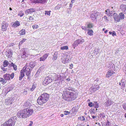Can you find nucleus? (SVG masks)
Here are the masks:
<instances>
[{
    "mask_svg": "<svg viewBox=\"0 0 126 126\" xmlns=\"http://www.w3.org/2000/svg\"><path fill=\"white\" fill-rule=\"evenodd\" d=\"M33 113V109L30 107H28L18 111L17 113V115L19 118L25 119L29 117Z\"/></svg>",
    "mask_w": 126,
    "mask_h": 126,
    "instance_id": "obj_1",
    "label": "nucleus"
},
{
    "mask_svg": "<svg viewBox=\"0 0 126 126\" xmlns=\"http://www.w3.org/2000/svg\"><path fill=\"white\" fill-rule=\"evenodd\" d=\"M78 93L77 92H70L66 90L63 95V98L65 101L71 102L75 100L77 97Z\"/></svg>",
    "mask_w": 126,
    "mask_h": 126,
    "instance_id": "obj_2",
    "label": "nucleus"
},
{
    "mask_svg": "<svg viewBox=\"0 0 126 126\" xmlns=\"http://www.w3.org/2000/svg\"><path fill=\"white\" fill-rule=\"evenodd\" d=\"M49 95L46 93L42 94L37 99L38 103L39 105H42L46 102L48 100Z\"/></svg>",
    "mask_w": 126,
    "mask_h": 126,
    "instance_id": "obj_3",
    "label": "nucleus"
},
{
    "mask_svg": "<svg viewBox=\"0 0 126 126\" xmlns=\"http://www.w3.org/2000/svg\"><path fill=\"white\" fill-rule=\"evenodd\" d=\"M16 122L14 120L13 118H11L7 121H6L3 124L4 126H14Z\"/></svg>",
    "mask_w": 126,
    "mask_h": 126,
    "instance_id": "obj_4",
    "label": "nucleus"
},
{
    "mask_svg": "<svg viewBox=\"0 0 126 126\" xmlns=\"http://www.w3.org/2000/svg\"><path fill=\"white\" fill-rule=\"evenodd\" d=\"M23 70H24V72L25 73L26 75L28 77L27 79H29L30 78V75L31 74V70L30 68L26 67H24L22 69Z\"/></svg>",
    "mask_w": 126,
    "mask_h": 126,
    "instance_id": "obj_5",
    "label": "nucleus"
},
{
    "mask_svg": "<svg viewBox=\"0 0 126 126\" xmlns=\"http://www.w3.org/2000/svg\"><path fill=\"white\" fill-rule=\"evenodd\" d=\"M52 79L50 77H47L45 78L42 83L44 86L47 85L52 82Z\"/></svg>",
    "mask_w": 126,
    "mask_h": 126,
    "instance_id": "obj_6",
    "label": "nucleus"
},
{
    "mask_svg": "<svg viewBox=\"0 0 126 126\" xmlns=\"http://www.w3.org/2000/svg\"><path fill=\"white\" fill-rule=\"evenodd\" d=\"M84 40L82 38L80 39H78L75 41L73 44L74 46L76 47L79 44H81L84 42Z\"/></svg>",
    "mask_w": 126,
    "mask_h": 126,
    "instance_id": "obj_7",
    "label": "nucleus"
},
{
    "mask_svg": "<svg viewBox=\"0 0 126 126\" xmlns=\"http://www.w3.org/2000/svg\"><path fill=\"white\" fill-rule=\"evenodd\" d=\"M8 24L5 21H3L1 24V30L4 32L6 31L7 30V27L8 26Z\"/></svg>",
    "mask_w": 126,
    "mask_h": 126,
    "instance_id": "obj_8",
    "label": "nucleus"
},
{
    "mask_svg": "<svg viewBox=\"0 0 126 126\" xmlns=\"http://www.w3.org/2000/svg\"><path fill=\"white\" fill-rule=\"evenodd\" d=\"M99 13L95 12H92L91 15V17L92 20H94L96 19L99 16Z\"/></svg>",
    "mask_w": 126,
    "mask_h": 126,
    "instance_id": "obj_9",
    "label": "nucleus"
},
{
    "mask_svg": "<svg viewBox=\"0 0 126 126\" xmlns=\"http://www.w3.org/2000/svg\"><path fill=\"white\" fill-rule=\"evenodd\" d=\"M13 101V99L12 98L8 97L5 99V103L6 105H11Z\"/></svg>",
    "mask_w": 126,
    "mask_h": 126,
    "instance_id": "obj_10",
    "label": "nucleus"
},
{
    "mask_svg": "<svg viewBox=\"0 0 126 126\" xmlns=\"http://www.w3.org/2000/svg\"><path fill=\"white\" fill-rule=\"evenodd\" d=\"M112 16H113V18L115 21H116L117 22H119L120 21V19L119 16L118 15H117V14L115 13H114L112 15Z\"/></svg>",
    "mask_w": 126,
    "mask_h": 126,
    "instance_id": "obj_11",
    "label": "nucleus"
},
{
    "mask_svg": "<svg viewBox=\"0 0 126 126\" xmlns=\"http://www.w3.org/2000/svg\"><path fill=\"white\" fill-rule=\"evenodd\" d=\"M35 11V9L32 8L26 10L25 11V13L26 14H31L32 13Z\"/></svg>",
    "mask_w": 126,
    "mask_h": 126,
    "instance_id": "obj_12",
    "label": "nucleus"
},
{
    "mask_svg": "<svg viewBox=\"0 0 126 126\" xmlns=\"http://www.w3.org/2000/svg\"><path fill=\"white\" fill-rule=\"evenodd\" d=\"M49 55V53L45 54L42 57L40 58V61H45L48 56Z\"/></svg>",
    "mask_w": 126,
    "mask_h": 126,
    "instance_id": "obj_13",
    "label": "nucleus"
},
{
    "mask_svg": "<svg viewBox=\"0 0 126 126\" xmlns=\"http://www.w3.org/2000/svg\"><path fill=\"white\" fill-rule=\"evenodd\" d=\"M6 56L8 58H10L12 57L13 54V53L11 49H9L8 51H7L5 54Z\"/></svg>",
    "mask_w": 126,
    "mask_h": 126,
    "instance_id": "obj_14",
    "label": "nucleus"
},
{
    "mask_svg": "<svg viewBox=\"0 0 126 126\" xmlns=\"http://www.w3.org/2000/svg\"><path fill=\"white\" fill-rule=\"evenodd\" d=\"M24 72V70H23V69L21 70L20 75L19 77V80H21L25 76Z\"/></svg>",
    "mask_w": 126,
    "mask_h": 126,
    "instance_id": "obj_15",
    "label": "nucleus"
},
{
    "mask_svg": "<svg viewBox=\"0 0 126 126\" xmlns=\"http://www.w3.org/2000/svg\"><path fill=\"white\" fill-rule=\"evenodd\" d=\"M99 88V86L98 85H95L94 86H92L91 88V89L93 90V92H94L98 90Z\"/></svg>",
    "mask_w": 126,
    "mask_h": 126,
    "instance_id": "obj_16",
    "label": "nucleus"
},
{
    "mask_svg": "<svg viewBox=\"0 0 126 126\" xmlns=\"http://www.w3.org/2000/svg\"><path fill=\"white\" fill-rule=\"evenodd\" d=\"M20 25V23L19 22L16 20L15 22L13 23L12 26L14 28H16L19 26Z\"/></svg>",
    "mask_w": 126,
    "mask_h": 126,
    "instance_id": "obj_17",
    "label": "nucleus"
},
{
    "mask_svg": "<svg viewBox=\"0 0 126 126\" xmlns=\"http://www.w3.org/2000/svg\"><path fill=\"white\" fill-rule=\"evenodd\" d=\"M115 72H113L112 71H109L108 72L106 75V77L107 78H109Z\"/></svg>",
    "mask_w": 126,
    "mask_h": 126,
    "instance_id": "obj_18",
    "label": "nucleus"
},
{
    "mask_svg": "<svg viewBox=\"0 0 126 126\" xmlns=\"http://www.w3.org/2000/svg\"><path fill=\"white\" fill-rule=\"evenodd\" d=\"M120 8L124 12H125L126 11V5L122 4L120 6Z\"/></svg>",
    "mask_w": 126,
    "mask_h": 126,
    "instance_id": "obj_19",
    "label": "nucleus"
},
{
    "mask_svg": "<svg viewBox=\"0 0 126 126\" xmlns=\"http://www.w3.org/2000/svg\"><path fill=\"white\" fill-rule=\"evenodd\" d=\"M3 78L5 79L9 80L10 79L9 74H6L3 76Z\"/></svg>",
    "mask_w": 126,
    "mask_h": 126,
    "instance_id": "obj_20",
    "label": "nucleus"
},
{
    "mask_svg": "<svg viewBox=\"0 0 126 126\" xmlns=\"http://www.w3.org/2000/svg\"><path fill=\"white\" fill-rule=\"evenodd\" d=\"M106 14L108 15L109 16H112L113 13L111 12L109 9H107L105 11Z\"/></svg>",
    "mask_w": 126,
    "mask_h": 126,
    "instance_id": "obj_21",
    "label": "nucleus"
},
{
    "mask_svg": "<svg viewBox=\"0 0 126 126\" xmlns=\"http://www.w3.org/2000/svg\"><path fill=\"white\" fill-rule=\"evenodd\" d=\"M58 79V75L54 74L52 76V80L56 81Z\"/></svg>",
    "mask_w": 126,
    "mask_h": 126,
    "instance_id": "obj_22",
    "label": "nucleus"
},
{
    "mask_svg": "<svg viewBox=\"0 0 126 126\" xmlns=\"http://www.w3.org/2000/svg\"><path fill=\"white\" fill-rule=\"evenodd\" d=\"M26 33L25 30L24 29H23L21 30L19 32V33L20 35H25Z\"/></svg>",
    "mask_w": 126,
    "mask_h": 126,
    "instance_id": "obj_23",
    "label": "nucleus"
},
{
    "mask_svg": "<svg viewBox=\"0 0 126 126\" xmlns=\"http://www.w3.org/2000/svg\"><path fill=\"white\" fill-rule=\"evenodd\" d=\"M93 31L92 30H88L87 34L88 35L91 36L93 35Z\"/></svg>",
    "mask_w": 126,
    "mask_h": 126,
    "instance_id": "obj_24",
    "label": "nucleus"
},
{
    "mask_svg": "<svg viewBox=\"0 0 126 126\" xmlns=\"http://www.w3.org/2000/svg\"><path fill=\"white\" fill-rule=\"evenodd\" d=\"M0 82L2 84L4 85L6 82L7 81L3 78H0Z\"/></svg>",
    "mask_w": 126,
    "mask_h": 126,
    "instance_id": "obj_25",
    "label": "nucleus"
},
{
    "mask_svg": "<svg viewBox=\"0 0 126 126\" xmlns=\"http://www.w3.org/2000/svg\"><path fill=\"white\" fill-rule=\"evenodd\" d=\"M119 18L120 19H124L125 18V16L124 14L121 13L119 14Z\"/></svg>",
    "mask_w": 126,
    "mask_h": 126,
    "instance_id": "obj_26",
    "label": "nucleus"
},
{
    "mask_svg": "<svg viewBox=\"0 0 126 126\" xmlns=\"http://www.w3.org/2000/svg\"><path fill=\"white\" fill-rule=\"evenodd\" d=\"M93 106L95 108H97L99 107L98 104L96 102H95L93 103Z\"/></svg>",
    "mask_w": 126,
    "mask_h": 126,
    "instance_id": "obj_27",
    "label": "nucleus"
},
{
    "mask_svg": "<svg viewBox=\"0 0 126 126\" xmlns=\"http://www.w3.org/2000/svg\"><path fill=\"white\" fill-rule=\"evenodd\" d=\"M68 47L67 46H65L62 47H61V49L62 50H68Z\"/></svg>",
    "mask_w": 126,
    "mask_h": 126,
    "instance_id": "obj_28",
    "label": "nucleus"
},
{
    "mask_svg": "<svg viewBox=\"0 0 126 126\" xmlns=\"http://www.w3.org/2000/svg\"><path fill=\"white\" fill-rule=\"evenodd\" d=\"M8 62L7 60H5L3 63V65L4 67H6L8 64Z\"/></svg>",
    "mask_w": 126,
    "mask_h": 126,
    "instance_id": "obj_29",
    "label": "nucleus"
},
{
    "mask_svg": "<svg viewBox=\"0 0 126 126\" xmlns=\"http://www.w3.org/2000/svg\"><path fill=\"white\" fill-rule=\"evenodd\" d=\"M29 66L31 67L32 68L35 66V64L33 62H32L30 63Z\"/></svg>",
    "mask_w": 126,
    "mask_h": 126,
    "instance_id": "obj_30",
    "label": "nucleus"
},
{
    "mask_svg": "<svg viewBox=\"0 0 126 126\" xmlns=\"http://www.w3.org/2000/svg\"><path fill=\"white\" fill-rule=\"evenodd\" d=\"M11 66H12L13 67L14 70H15V71H16L17 69V66L15 64H14L13 63H11Z\"/></svg>",
    "mask_w": 126,
    "mask_h": 126,
    "instance_id": "obj_31",
    "label": "nucleus"
},
{
    "mask_svg": "<svg viewBox=\"0 0 126 126\" xmlns=\"http://www.w3.org/2000/svg\"><path fill=\"white\" fill-rule=\"evenodd\" d=\"M30 102L29 101H27L24 104V106L26 107H28L30 105Z\"/></svg>",
    "mask_w": 126,
    "mask_h": 126,
    "instance_id": "obj_32",
    "label": "nucleus"
},
{
    "mask_svg": "<svg viewBox=\"0 0 126 126\" xmlns=\"http://www.w3.org/2000/svg\"><path fill=\"white\" fill-rule=\"evenodd\" d=\"M53 57L52 58V60L53 61H54L57 60V57L58 56L57 55L55 54L54 55Z\"/></svg>",
    "mask_w": 126,
    "mask_h": 126,
    "instance_id": "obj_33",
    "label": "nucleus"
},
{
    "mask_svg": "<svg viewBox=\"0 0 126 126\" xmlns=\"http://www.w3.org/2000/svg\"><path fill=\"white\" fill-rule=\"evenodd\" d=\"M51 12V11H45V15H47L48 16H50V12Z\"/></svg>",
    "mask_w": 126,
    "mask_h": 126,
    "instance_id": "obj_34",
    "label": "nucleus"
},
{
    "mask_svg": "<svg viewBox=\"0 0 126 126\" xmlns=\"http://www.w3.org/2000/svg\"><path fill=\"white\" fill-rule=\"evenodd\" d=\"M111 103V101H107V102H106L104 104H105V105H106V106H108L110 105Z\"/></svg>",
    "mask_w": 126,
    "mask_h": 126,
    "instance_id": "obj_35",
    "label": "nucleus"
},
{
    "mask_svg": "<svg viewBox=\"0 0 126 126\" xmlns=\"http://www.w3.org/2000/svg\"><path fill=\"white\" fill-rule=\"evenodd\" d=\"M47 0H39V3L44 4L46 2Z\"/></svg>",
    "mask_w": 126,
    "mask_h": 126,
    "instance_id": "obj_36",
    "label": "nucleus"
},
{
    "mask_svg": "<svg viewBox=\"0 0 126 126\" xmlns=\"http://www.w3.org/2000/svg\"><path fill=\"white\" fill-rule=\"evenodd\" d=\"M39 0H32V3H39Z\"/></svg>",
    "mask_w": 126,
    "mask_h": 126,
    "instance_id": "obj_37",
    "label": "nucleus"
},
{
    "mask_svg": "<svg viewBox=\"0 0 126 126\" xmlns=\"http://www.w3.org/2000/svg\"><path fill=\"white\" fill-rule=\"evenodd\" d=\"M121 82L122 83V86L123 87H124L125 86V84L124 82V79L123 78L121 80Z\"/></svg>",
    "mask_w": 126,
    "mask_h": 126,
    "instance_id": "obj_38",
    "label": "nucleus"
},
{
    "mask_svg": "<svg viewBox=\"0 0 126 126\" xmlns=\"http://www.w3.org/2000/svg\"><path fill=\"white\" fill-rule=\"evenodd\" d=\"M24 15L22 11H20L19 13L18 16H19L20 17H21L23 16Z\"/></svg>",
    "mask_w": 126,
    "mask_h": 126,
    "instance_id": "obj_39",
    "label": "nucleus"
},
{
    "mask_svg": "<svg viewBox=\"0 0 126 126\" xmlns=\"http://www.w3.org/2000/svg\"><path fill=\"white\" fill-rule=\"evenodd\" d=\"M78 119H79L81 121H83L85 120V118L83 116H80L78 118Z\"/></svg>",
    "mask_w": 126,
    "mask_h": 126,
    "instance_id": "obj_40",
    "label": "nucleus"
},
{
    "mask_svg": "<svg viewBox=\"0 0 126 126\" xmlns=\"http://www.w3.org/2000/svg\"><path fill=\"white\" fill-rule=\"evenodd\" d=\"M93 26V24L92 23H89L87 25V27L89 28H92Z\"/></svg>",
    "mask_w": 126,
    "mask_h": 126,
    "instance_id": "obj_41",
    "label": "nucleus"
},
{
    "mask_svg": "<svg viewBox=\"0 0 126 126\" xmlns=\"http://www.w3.org/2000/svg\"><path fill=\"white\" fill-rule=\"evenodd\" d=\"M64 114L65 115H67L70 113V112L66 110L64 111Z\"/></svg>",
    "mask_w": 126,
    "mask_h": 126,
    "instance_id": "obj_42",
    "label": "nucleus"
},
{
    "mask_svg": "<svg viewBox=\"0 0 126 126\" xmlns=\"http://www.w3.org/2000/svg\"><path fill=\"white\" fill-rule=\"evenodd\" d=\"M27 40L26 39H23L22 40H21L19 43L20 44H22L24 42H25L26 40Z\"/></svg>",
    "mask_w": 126,
    "mask_h": 126,
    "instance_id": "obj_43",
    "label": "nucleus"
},
{
    "mask_svg": "<svg viewBox=\"0 0 126 126\" xmlns=\"http://www.w3.org/2000/svg\"><path fill=\"white\" fill-rule=\"evenodd\" d=\"M110 9H111L110 11H111V12L112 13L113 12H114L115 11H114V10L115 9V7H112L110 8Z\"/></svg>",
    "mask_w": 126,
    "mask_h": 126,
    "instance_id": "obj_44",
    "label": "nucleus"
},
{
    "mask_svg": "<svg viewBox=\"0 0 126 126\" xmlns=\"http://www.w3.org/2000/svg\"><path fill=\"white\" fill-rule=\"evenodd\" d=\"M38 26L37 25H34L32 26V27L33 29H37L38 28Z\"/></svg>",
    "mask_w": 126,
    "mask_h": 126,
    "instance_id": "obj_45",
    "label": "nucleus"
},
{
    "mask_svg": "<svg viewBox=\"0 0 126 126\" xmlns=\"http://www.w3.org/2000/svg\"><path fill=\"white\" fill-rule=\"evenodd\" d=\"M123 107L124 110H126V104H123L122 105Z\"/></svg>",
    "mask_w": 126,
    "mask_h": 126,
    "instance_id": "obj_46",
    "label": "nucleus"
},
{
    "mask_svg": "<svg viewBox=\"0 0 126 126\" xmlns=\"http://www.w3.org/2000/svg\"><path fill=\"white\" fill-rule=\"evenodd\" d=\"M88 105L90 107H92L93 106V103L91 102H90L88 103Z\"/></svg>",
    "mask_w": 126,
    "mask_h": 126,
    "instance_id": "obj_47",
    "label": "nucleus"
},
{
    "mask_svg": "<svg viewBox=\"0 0 126 126\" xmlns=\"http://www.w3.org/2000/svg\"><path fill=\"white\" fill-rule=\"evenodd\" d=\"M29 21H32L34 20V18L30 16L29 17Z\"/></svg>",
    "mask_w": 126,
    "mask_h": 126,
    "instance_id": "obj_48",
    "label": "nucleus"
},
{
    "mask_svg": "<svg viewBox=\"0 0 126 126\" xmlns=\"http://www.w3.org/2000/svg\"><path fill=\"white\" fill-rule=\"evenodd\" d=\"M14 73H12L10 75V77L12 79H13L14 77Z\"/></svg>",
    "mask_w": 126,
    "mask_h": 126,
    "instance_id": "obj_49",
    "label": "nucleus"
},
{
    "mask_svg": "<svg viewBox=\"0 0 126 126\" xmlns=\"http://www.w3.org/2000/svg\"><path fill=\"white\" fill-rule=\"evenodd\" d=\"M82 29L84 30H87V28L86 26H82L81 27Z\"/></svg>",
    "mask_w": 126,
    "mask_h": 126,
    "instance_id": "obj_50",
    "label": "nucleus"
},
{
    "mask_svg": "<svg viewBox=\"0 0 126 126\" xmlns=\"http://www.w3.org/2000/svg\"><path fill=\"white\" fill-rule=\"evenodd\" d=\"M1 69L4 71H7V68H5L4 67H1Z\"/></svg>",
    "mask_w": 126,
    "mask_h": 126,
    "instance_id": "obj_51",
    "label": "nucleus"
},
{
    "mask_svg": "<svg viewBox=\"0 0 126 126\" xmlns=\"http://www.w3.org/2000/svg\"><path fill=\"white\" fill-rule=\"evenodd\" d=\"M30 124H29V125L27 126H32V125L33 124V123L32 121H31L30 122Z\"/></svg>",
    "mask_w": 126,
    "mask_h": 126,
    "instance_id": "obj_52",
    "label": "nucleus"
},
{
    "mask_svg": "<svg viewBox=\"0 0 126 126\" xmlns=\"http://www.w3.org/2000/svg\"><path fill=\"white\" fill-rule=\"evenodd\" d=\"M73 64L72 63L70 65L69 68L72 69L73 68Z\"/></svg>",
    "mask_w": 126,
    "mask_h": 126,
    "instance_id": "obj_53",
    "label": "nucleus"
},
{
    "mask_svg": "<svg viewBox=\"0 0 126 126\" xmlns=\"http://www.w3.org/2000/svg\"><path fill=\"white\" fill-rule=\"evenodd\" d=\"M112 35L113 36L116 35V33L114 31H113Z\"/></svg>",
    "mask_w": 126,
    "mask_h": 126,
    "instance_id": "obj_54",
    "label": "nucleus"
},
{
    "mask_svg": "<svg viewBox=\"0 0 126 126\" xmlns=\"http://www.w3.org/2000/svg\"><path fill=\"white\" fill-rule=\"evenodd\" d=\"M104 17L105 20L108 21V20L107 19V18L106 16H104Z\"/></svg>",
    "mask_w": 126,
    "mask_h": 126,
    "instance_id": "obj_55",
    "label": "nucleus"
},
{
    "mask_svg": "<svg viewBox=\"0 0 126 126\" xmlns=\"http://www.w3.org/2000/svg\"><path fill=\"white\" fill-rule=\"evenodd\" d=\"M123 69L124 72L126 71V67L125 66L123 67Z\"/></svg>",
    "mask_w": 126,
    "mask_h": 126,
    "instance_id": "obj_56",
    "label": "nucleus"
},
{
    "mask_svg": "<svg viewBox=\"0 0 126 126\" xmlns=\"http://www.w3.org/2000/svg\"><path fill=\"white\" fill-rule=\"evenodd\" d=\"M60 8V7H59L58 6H56L55 8V9L56 10H58Z\"/></svg>",
    "mask_w": 126,
    "mask_h": 126,
    "instance_id": "obj_57",
    "label": "nucleus"
},
{
    "mask_svg": "<svg viewBox=\"0 0 126 126\" xmlns=\"http://www.w3.org/2000/svg\"><path fill=\"white\" fill-rule=\"evenodd\" d=\"M106 124L107 126H108L109 125V122H108L106 123Z\"/></svg>",
    "mask_w": 126,
    "mask_h": 126,
    "instance_id": "obj_58",
    "label": "nucleus"
},
{
    "mask_svg": "<svg viewBox=\"0 0 126 126\" xmlns=\"http://www.w3.org/2000/svg\"><path fill=\"white\" fill-rule=\"evenodd\" d=\"M66 80H67V81H70V78H68V79H66Z\"/></svg>",
    "mask_w": 126,
    "mask_h": 126,
    "instance_id": "obj_59",
    "label": "nucleus"
},
{
    "mask_svg": "<svg viewBox=\"0 0 126 126\" xmlns=\"http://www.w3.org/2000/svg\"><path fill=\"white\" fill-rule=\"evenodd\" d=\"M92 117L93 118V119H94L96 118V116H92Z\"/></svg>",
    "mask_w": 126,
    "mask_h": 126,
    "instance_id": "obj_60",
    "label": "nucleus"
},
{
    "mask_svg": "<svg viewBox=\"0 0 126 126\" xmlns=\"http://www.w3.org/2000/svg\"><path fill=\"white\" fill-rule=\"evenodd\" d=\"M112 32H109V33H110V34H112Z\"/></svg>",
    "mask_w": 126,
    "mask_h": 126,
    "instance_id": "obj_61",
    "label": "nucleus"
},
{
    "mask_svg": "<svg viewBox=\"0 0 126 126\" xmlns=\"http://www.w3.org/2000/svg\"><path fill=\"white\" fill-rule=\"evenodd\" d=\"M96 124H97L99 125V126H101L100 124L99 123H96Z\"/></svg>",
    "mask_w": 126,
    "mask_h": 126,
    "instance_id": "obj_62",
    "label": "nucleus"
},
{
    "mask_svg": "<svg viewBox=\"0 0 126 126\" xmlns=\"http://www.w3.org/2000/svg\"><path fill=\"white\" fill-rule=\"evenodd\" d=\"M63 116H64L63 114H61L60 115V116H61V117H63Z\"/></svg>",
    "mask_w": 126,
    "mask_h": 126,
    "instance_id": "obj_63",
    "label": "nucleus"
},
{
    "mask_svg": "<svg viewBox=\"0 0 126 126\" xmlns=\"http://www.w3.org/2000/svg\"><path fill=\"white\" fill-rule=\"evenodd\" d=\"M108 32V31L107 30H106V31H105L104 32L105 33H106Z\"/></svg>",
    "mask_w": 126,
    "mask_h": 126,
    "instance_id": "obj_64",
    "label": "nucleus"
}]
</instances>
